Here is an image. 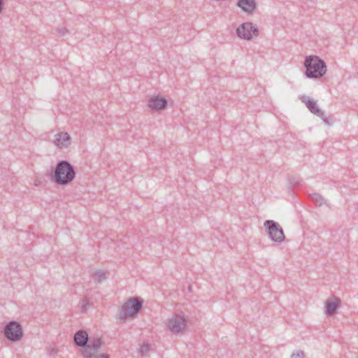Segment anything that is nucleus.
I'll return each instance as SVG.
<instances>
[{
  "label": "nucleus",
  "mask_w": 358,
  "mask_h": 358,
  "mask_svg": "<svg viewBox=\"0 0 358 358\" xmlns=\"http://www.w3.org/2000/svg\"><path fill=\"white\" fill-rule=\"evenodd\" d=\"M143 304V301L141 298L134 297L128 299L122 307L121 312L119 315L120 318L126 319L127 317H134L139 313Z\"/></svg>",
  "instance_id": "3"
},
{
  "label": "nucleus",
  "mask_w": 358,
  "mask_h": 358,
  "mask_svg": "<svg viewBox=\"0 0 358 358\" xmlns=\"http://www.w3.org/2000/svg\"><path fill=\"white\" fill-rule=\"evenodd\" d=\"M150 349V345L149 344H143L141 348V352L142 355H145L148 352Z\"/></svg>",
  "instance_id": "21"
},
{
  "label": "nucleus",
  "mask_w": 358,
  "mask_h": 358,
  "mask_svg": "<svg viewBox=\"0 0 358 358\" xmlns=\"http://www.w3.org/2000/svg\"><path fill=\"white\" fill-rule=\"evenodd\" d=\"M74 166L66 160L59 161L50 174V180L59 185L71 183L76 177Z\"/></svg>",
  "instance_id": "1"
},
{
  "label": "nucleus",
  "mask_w": 358,
  "mask_h": 358,
  "mask_svg": "<svg viewBox=\"0 0 358 358\" xmlns=\"http://www.w3.org/2000/svg\"><path fill=\"white\" fill-rule=\"evenodd\" d=\"M54 142L59 148H68L71 143V138L67 132H60L55 136Z\"/></svg>",
  "instance_id": "10"
},
{
  "label": "nucleus",
  "mask_w": 358,
  "mask_h": 358,
  "mask_svg": "<svg viewBox=\"0 0 358 358\" xmlns=\"http://www.w3.org/2000/svg\"><path fill=\"white\" fill-rule=\"evenodd\" d=\"M90 305L89 301L87 299H83L81 301V310L82 311H86Z\"/></svg>",
  "instance_id": "19"
},
{
  "label": "nucleus",
  "mask_w": 358,
  "mask_h": 358,
  "mask_svg": "<svg viewBox=\"0 0 358 358\" xmlns=\"http://www.w3.org/2000/svg\"><path fill=\"white\" fill-rule=\"evenodd\" d=\"M102 345L101 339L99 338H92L89 340L87 345L83 349L82 354L85 357L92 356L93 353H96L99 348Z\"/></svg>",
  "instance_id": "9"
},
{
  "label": "nucleus",
  "mask_w": 358,
  "mask_h": 358,
  "mask_svg": "<svg viewBox=\"0 0 358 358\" xmlns=\"http://www.w3.org/2000/svg\"><path fill=\"white\" fill-rule=\"evenodd\" d=\"M92 277L95 280L101 282L102 280L106 279V273L103 270H98L93 273Z\"/></svg>",
  "instance_id": "16"
},
{
  "label": "nucleus",
  "mask_w": 358,
  "mask_h": 358,
  "mask_svg": "<svg viewBox=\"0 0 358 358\" xmlns=\"http://www.w3.org/2000/svg\"><path fill=\"white\" fill-rule=\"evenodd\" d=\"M73 341L77 346L85 348L89 341L87 332L82 329L76 331L73 337Z\"/></svg>",
  "instance_id": "12"
},
{
  "label": "nucleus",
  "mask_w": 358,
  "mask_h": 358,
  "mask_svg": "<svg viewBox=\"0 0 358 358\" xmlns=\"http://www.w3.org/2000/svg\"><path fill=\"white\" fill-rule=\"evenodd\" d=\"M264 226L267 231L269 238L274 242L282 243L285 236L281 226L274 220H268L264 222Z\"/></svg>",
  "instance_id": "5"
},
{
  "label": "nucleus",
  "mask_w": 358,
  "mask_h": 358,
  "mask_svg": "<svg viewBox=\"0 0 358 358\" xmlns=\"http://www.w3.org/2000/svg\"><path fill=\"white\" fill-rule=\"evenodd\" d=\"M57 34L60 36H64L66 34L69 32L68 29L66 27H58L57 29Z\"/></svg>",
  "instance_id": "20"
},
{
  "label": "nucleus",
  "mask_w": 358,
  "mask_h": 358,
  "mask_svg": "<svg viewBox=\"0 0 358 358\" xmlns=\"http://www.w3.org/2000/svg\"><path fill=\"white\" fill-rule=\"evenodd\" d=\"M309 197L313 202L319 206L324 203V199L320 194L313 193L310 194Z\"/></svg>",
  "instance_id": "15"
},
{
  "label": "nucleus",
  "mask_w": 358,
  "mask_h": 358,
  "mask_svg": "<svg viewBox=\"0 0 358 358\" xmlns=\"http://www.w3.org/2000/svg\"><path fill=\"white\" fill-rule=\"evenodd\" d=\"M258 33V28L254 26L252 22L243 23L236 29L237 36L247 41H250L252 38V34L255 36H257Z\"/></svg>",
  "instance_id": "7"
},
{
  "label": "nucleus",
  "mask_w": 358,
  "mask_h": 358,
  "mask_svg": "<svg viewBox=\"0 0 358 358\" xmlns=\"http://www.w3.org/2000/svg\"><path fill=\"white\" fill-rule=\"evenodd\" d=\"M301 100L312 113L320 117L326 124L331 125L329 118L325 116L324 111L317 106L316 102L313 99L308 96H303Z\"/></svg>",
  "instance_id": "8"
},
{
  "label": "nucleus",
  "mask_w": 358,
  "mask_h": 358,
  "mask_svg": "<svg viewBox=\"0 0 358 358\" xmlns=\"http://www.w3.org/2000/svg\"><path fill=\"white\" fill-rule=\"evenodd\" d=\"M4 336L11 342L20 341L24 335L22 325L16 321L7 323L3 330Z\"/></svg>",
  "instance_id": "4"
},
{
  "label": "nucleus",
  "mask_w": 358,
  "mask_h": 358,
  "mask_svg": "<svg viewBox=\"0 0 358 358\" xmlns=\"http://www.w3.org/2000/svg\"><path fill=\"white\" fill-rule=\"evenodd\" d=\"M236 5L243 11L251 13L257 6L255 0H238Z\"/></svg>",
  "instance_id": "14"
},
{
  "label": "nucleus",
  "mask_w": 358,
  "mask_h": 358,
  "mask_svg": "<svg viewBox=\"0 0 358 358\" xmlns=\"http://www.w3.org/2000/svg\"><path fill=\"white\" fill-rule=\"evenodd\" d=\"M340 299L338 297H333L328 299L325 303V313L327 315H333L338 308Z\"/></svg>",
  "instance_id": "13"
},
{
  "label": "nucleus",
  "mask_w": 358,
  "mask_h": 358,
  "mask_svg": "<svg viewBox=\"0 0 358 358\" xmlns=\"http://www.w3.org/2000/svg\"><path fill=\"white\" fill-rule=\"evenodd\" d=\"M166 99L158 96L151 97L148 101V106L152 110H157L165 108L167 106Z\"/></svg>",
  "instance_id": "11"
},
{
  "label": "nucleus",
  "mask_w": 358,
  "mask_h": 358,
  "mask_svg": "<svg viewBox=\"0 0 358 358\" xmlns=\"http://www.w3.org/2000/svg\"><path fill=\"white\" fill-rule=\"evenodd\" d=\"M87 358H109V357L107 355H96V353H93L92 355V356H89Z\"/></svg>",
  "instance_id": "22"
},
{
  "label": "nucleus",
  "mask_w": 358,
  "mask_h": 358,
  "mask_svg": "<svg viewBox=\"0 0 358 358\" xmlns=\"http://www.w3.org/2000/svg\"><path fill=\"white\" fill-rule=\"evenodd\" d=\"M306 68L305 76L308 78H320L324 76L327 72L325 62L316 55H309L304 61Z\"/></svg>",
  "instance_id": "2"
},
{
  "label": "nucleus",
  "mask_w": 358,
  "mask_h": 358,
  "mask_svg": "<svg viewBox=\"0 0 358 358\" xmlns=\"http://www.w3.org/2000/svg\"><path fill=\"white\" fill-rule=\"evenodd\" d=\"M289 184L294 186H301V180L296 178L292 177L289 179Z\"/></svg>",
  "instance_id": "18"
},
{
  "label": "nucleus",
  "mask_w": 358,
  "mask_h": 358,
  "mask_svg": "<svg viewBox=\"0 0 358 358\" xmlns=\"http://www.w3.org/2000/svg\"><path fill=\"white\" fill-rule=\"evenodd\" d=\"M4 8V0H0V15L2 13Z\"/></svg>",
  "instance_id": "23"
},
{
  "label": "nucleus",
  "mask_w": 358,
  "mask_h": 358,
  "mask_svg": "<svg viewBox=\"0 0 358 358\" xmlns=\"http://www.w3.org/2000/svg\"><path fill=\"white\" fill-rule=\"evenodd\" d=\"M305 354L302 350H297L296 352H294L290 358H304Z\"/></svg>",
  "instance_id": "17"
},
{
  "label": "nucleus",
  "mask_w": 358,
  "mask_h": 358,
  "mask_svg": "<svg viewBox=\"0 0 358 358\" xmlns=\"http://www.w3.org/2000/svg\"><path fill=\"white\" fill-rule=\"evenodd\" d=\"M187 317L182 313L173 315L167 322L169 329L173 334H178L187 327Z\"/></svg>",
  "instance_id": "6"
}]
</instances>
